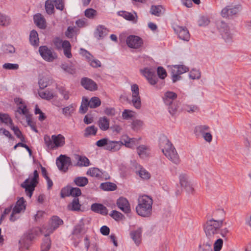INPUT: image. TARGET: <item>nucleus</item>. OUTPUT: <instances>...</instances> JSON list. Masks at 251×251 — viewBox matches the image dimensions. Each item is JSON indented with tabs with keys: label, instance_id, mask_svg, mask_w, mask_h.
Wrapping results in <instances>:
<instances>
[{
	"label": "nucleus",
	"instance_id": "1",
	"mask_svg": "<svg viewBox=\"0 0 251 251\" xmlns=\"http://www.w3.org/2000/svg\"><path fill=\"white\" fill-rule=\"evenodd\" d=\"M223 223V220L212 218L204 224L203 229L205 237L199 245V251H213L212 245Z\"/></svg>",
	"mask_w": 251,
	"mask_h": 251
},
{
	"label": "nucleus",
	"instance_id": "2",
	"mask_svg": "<svg viewBox=\"0 0 251 251\" xmlns=\"http://www.w3.org/2000/svg\"><path fill=\"white\" fill-rule=\"evenodd\" d=\"M159 147L162 152L169 160L176 164L179 163V158L175 148L166 136L160 138Z\"/></svg>",
	"mask_w": 251,
	"mask_h": 251
},
{
	"label": "nucleus",
	"instance_id": "3",
	"mask_svg": "<svg viewBox=\"0 0 251 251\" xmlns=\"http://www.w3.org/2000/svg\"><path fill=\"white\" fill-rule=\"evenodd\" d=\"M152 199L147 195L139 196L138 199V204L136 207L137 213L142 217L150 216L152 212Z\"/></svg>",
	"mask_w": 251,
	"mask_h": 251
},
{
	"label": "nucleus",
	"instance_id": "4",
	"mask_svg": "<svg viewBox=\"0 0 251 251\" xmlns=\"http://www.w3.org/2000/svg\"><path fill=\"white\" fill-rule=\"evenodd\" d=\"M44 140L46 147L49 150H55L65 144V138L61 134L53 135L51 137L48 135H45Z\"/></svg>",
	"mask_w": 251,
	"mask_h": 251
},
{
	"label": "nucleus",
	"instance_id": "5",
	"mask_svg": "<svg viewBox=\"0 0 251 251\" xmlns=\"http://www.w3.org/2000/svg\"><path fill=\"white\" fill-rule=\"evenodd\" d=\"M39 178L38 173L37 170H35L32 175H30L28 178L21 184V186L25 189L26 195L31 198L35 187L38 183V179Z\"/></svg>",
	"mask_w": 251,
	"mask_h": 251
},
{
	"label": "nucleus",
	"instance_id": "6",
	"mask_svg": "<svg viewBox=\"0 0 251 251\" xmlns=\"http://www.w3.org/2000/svg\"><path fill=\"white\" fill-rule=\"evenodd\" d=\"M217 26L224 41L226 43L232 42L233 35L227 25L223 21H220L217 23Z\"/></svg>",
	"mask_w": 251,
	"mask_h": 251
},
{
	"label": "nucleus",
	"instance_id": "7",
	"mask_svg": "<svg viewBox=\"0 0 251 251\" xmlns=\"http://www.w3.org/2000/svg\"><path fill=\"white\" fill-rule=\"evenodd\" d=\"M170 70L173 82H176L179 80L181 78L180 75L189 71L188 68L183 65H176L171 66Z\"/></svg>",
	"mask_w": 251,
	"mask_h": 251
},
{
	"label": "nucleus",
	"instance_id": "8",
	"mask_svg": "<svg viewBox=\"0 0 251 251\" xmlns=\"http://www.w3.org/2000/svg\"><path fill=\"white\" fill-rule=\"evenodd\" d=\"M25 203V201L23 197L21 198L16 202L10 217V220L11 222H14L18 218L16 215L17 214L24 212L25 210L26 207Z\"/></svg>",
	"mask_w": 251,
	"mask_h": 251
},
{
	"label": "nucleus",
	"instance_id": "9",
	"mask_svg": "<svg viewBox=\"0 0 251 251\" xmlns=\"http://www.w3.org/2000/svg\"><path fill=\"white\" fill-rule=\"evenodd\" d=\"M14 101L18 106L17 110L15 113L16 117H18V114H23L26 117L27 124L30 126L32 125L31 121L28 117V110L24 101L22 99L17 98L15 99Z\"/></svg>",
	"mask_w": 251,
	"mask_h": 251
},
{
	"label": "nucleus",
	"instance_id": "10",
	"mask_svg": "<svg viewBox=\"0 0 251 251\" xmlns=\"http://www.w3.org/2000/svg\"><path fill=\"white\" fill-rule=\"evenodd\" d=\"M39 52L42 57L48 62H52L57 58L56 53L46 46L40 47Z\"/></svg>",
	"mask_w": 251,
	"mask_h": 251
},
{
	"label": "nucleus",
	"instance_id": "11",
	"mask_svg": "<svg viewBox=\"0 0 251 251\" xmlns=\"http://www.w3.org/2000/svg\"><path fill=\"white\" fill-rule=\"evenodd\" d=\"M132 95V103L136 109H140L141 107V98L139 95V90L138 85L134 84L131 86Z\"/></svg>",
	"mask_w": 251,
	"mask_h": 251
},
{
	"label": "nucleus",
	"instance_id": "12",
	"mask_svg": "<svg viewBox=\"0 0 251 251\" xmlns=\"http://www.w3.org/2000/svg\"><path fill=\"white\" fill-rule=\"evenodd\" d=\"M140 139V138H130L129 136L124 135L122 136L120 142L121 143V147L124 145L126 148L133 149L139 144Z\"/></svg>",
	"mask_w": 251,
	"mask_h": 251
},
{
	"label": "nucleus",
	"instance_id": "13",
	"mask_svg": "<svg viewBox=\"0 0 251 251\" xmlns=\"http://www.w3.org/2000/svg\"><path fill=\"white\" fill-rule=\"evenodd\" d=\"M70 163V158L64 155H61L56 160V165L58 169L63 172H66L68 169Z\"/></svg>",
	"mask_w": 251,
	"mask_h": 251
},
{
	"label": "nucleus",
	"instance_id": "14",
	"mask_svg": "<svg viewBox=\"0 0 251 251\" xmlns=\"http://www.w3.org/2000/svg\"><path fill=\"white\" fill-rule=\"evenodd\" d=\"M63 224V221L57 216H53L50 223L49 227L47 228L45 236H49L58 227Z\"/></svg>",
	"mask_w": 251,
	"mask_h": 251
},
{
	"label": "nucleus",
	"instance_id": "15",
	"mask_svg": "<svg viewBox=\"0 0 251 251\" xmlns=\"http://www.w3.org/2000/svg\"><path fill=\"white\" fill-rule=\"evenodd\" d=\"M239 11V6H227L221 10V15L223 18H230L237 14Z\"/></svg>",
	"mask_w": 251,
	"mask_h": 251
},
{
	"label": "nucleus",
	"instance_id": "16",
	"mask_svg": "<svg viewBox=\"0 0 251 251\" xmlns=\"http://www.w3.org/2000/svg\"><path fill=\"white\" fill-rule=\"evenodd\" d=\"M126 44L131 48L137 49L143 44L142 40L137 36L130 35L126 39Z\"/></svg>",
	"mask_w": 251,
	"mask_h": 251
},
{
	"label": "nucleus",
	"instance_id": "17",
	"mask_svg": "<svg viewBox=\"0 0 251 251\" xmlns=\"http://www.w3.org/2000/svg\"><path fill=\"white\" fill-rule=\"evenodd\" d=\"M116 204L118 208L126 214L131 211L130 204L128 200L123 197H121L117 200Z\"/></svg>",
	"mask_w": 251,
	"mask_h": 251
},
{
	"label": "nucleus",
	"instance_id": "18",
	"mask_svg": "<svg viewBox=\"0 0 251 251\" xmlns=\"http://www.w3.org/2000/svg\"><path fill=\"white\" fill-rule=\"evenodd\" d=\"M141 72L151 84L154 85L156 83L157 78L154 75L155 71L153 69L146 68L142 70Z\"/></svg>",
	"mask_w": 251,
	"mask_h": 251
},
{
	"label": "nucleus",
	"instance_id": "19",
	"mask_svg": "<svg viewBox=\"0 0 251 251\" xmlns=\"http://www.w3.org/2000/svg\"><path fill=\"white\" fill-rule=\"evenodd\" d=\"M175 30L179 39L186 41L189 40L190 35L186 27L178 26Z\"/></svg>",
	"mask_w": 251,
	"mask_h": 251
},
{
	"label": "nucleus",
	"instance_id": "20",
	"mask_svg": "<svg viewBox=\"0 0 251 251\" xmlns=\"http://www.w3.org/2000/svg\"><path fill=\"white\" fill-rule=\"evenodd\" d=\"M81 84L82 86L87 90L93 91L97 90V85L93 80L87 77L81 79Z\"/></svg>",
	"mask_w": 251,
	"mask_h": 251
},
{
	"label": "nucleus",
	"instance_id": "21",
	"mask_svg": "<svg viewBox=\"0 0 251 251\" xmlns=\"http://www.w3.org/2000/svg\"><path fill=\"white\" fill-rule=\"evenodd\" d=\"M139 156L142 159L148 157L151 154V150L148 146L141 145L139 146L136 149Z\"/></svg>",
	"mask_w": 251,
	"mask_h": 251
},
{
	"label": "nucleus",
	"instance_id": "22",
	"mask_svg": "<svg viewBox=\"0 0 251 251\" xmlns=\"http://www.w3.org/2000/svg\"><path fill=\"white\" fill-rule=\"evenodd\" d=\"M176 98L177 95L176 93L171 91H167L164 94L163 100L166 105H170L174 103V101Z\"/></svg>",
	"mask_w": 251,
	"mask_h": 251
},
{
	"label": "nucleus",
	"instance_id": "23",
	"mask_svg": "<svg viewBox=\"0 0 251 251\" xmlns=\"http://www.w3.org/2000/svg\"><path fill=\"white\" fill-rule=\"evenodd\" d=\"M76 109V105L74 103L70 104L62 108V113L67 117L70 118L72 116Z\"/></svg>",
	"mask_w": 251,
	"mask_h": 251
},
{
	"label": "nucleus",
	"instance_id": "24",
	"mask_svg": "<svg viewBox=\"0 0 251 251\" xmlns=\"http://www.w3.org/2000/svg\"><path fill=\"white\" fill-rule=\"evenodd\" d=\"M91 209L93 211L100 213L102 215L107 214V209L105 206L100 203H94L91 205Z\"/></svg>",
	"mask_w": 251,
	"mask_h": 251
},
{
	"label": "nucleus",
	"instance_id": "25",
	"mask_svg": "<svg viewBox=\"0 0 251 251\" xmlns=\"http://www.w3.org/2000/svg\"><path fill=\"white\" fill-rule=\"evenodd\" d=\"M121 148V143L120 141H111L108 140L106 147L105 149L106 150L116 151L119 150Z\"/></svg>",
	"mask_w": 251,
	"mask_h": 251
},
{
	"label": "nucleus",
	"instance_id": "26",
	"mask_svg": "<svg viewBox=\"0 0 251 251\" xmlns=\"http://www.w3.org/2000/svg\"><path fill=\"white\" fill-rule=\"evenodd\" d=\"M34 21L36 25L41 29L46 27V23L44 18L40 14H37L34 16Z\"/></svg>",
	"mask_w": 251,
	"mask_h": 251
},
{
	"label": "nucleus",
	"instance_id": "27",
	"mask_svg": "<svg viewBox=\"0 0 251 251\" xmlns=\"http://www.w3.org/2000/svg\"><path fill=\"white\" fill-rule=\"evenodd\" d=\"M87 174L92 177H96L98 178H104V173L97 168H89Z\"/></svg>",
	"mask_w": 251,
	"mask_h": 251
},
{
	"label": "nucleus",
	"instance_id": "28",
	"mask_svg": "<svg viewBox=\"0 0 251 251\" xmlns=\"http://www.w3.org/2000/svg\"><path fill=\"white\" fill-rule=\"evenodd\" d=\"M209 130H210V127L209 126L205 125H201L195 127L194 129V132L198 136H203L205 134V132H208Z\"/></svg>",
	"mask_w": 251,
	"mask_h": 251
},
{
	"label": "nucleus",
	"instance_id": "29",
	"mask_svg": "<svg viewBox=\"0 0 251 251\" xmlns=\"http://www.w3.org/2000/svg\"><path fill=\"white\" fill-rule=\"evenodd\" d=\"M150 11L152 15L158 17L164 13L165 9L162 5H152Z\"/></svg>",
	"mask_w": 251,
	"mask_h": 251
},
{
	"label": "nucleus",
	"instance_id": "30",
	"mask_svg": "<svg viewBox=\"0 0 251 251\" xmlns=\"http://www.w3.org/2000/svg\"><path fill=\"white\" fill-rule=\"evenodd\" d=\"M100 128L102 130H106L109 127V120L106 117H100L98 121Z\"/></svg>",
	"mask_w": 251,
	"mask_h": 251
},
{
	"label": "nucleus",
	"instance_id": "31",
	"mask_svg": "<svg viewBox=\"0 0 251 251\" xmlns=\"http://www.w3.org/2000/svg\"><path fill=\"white\" fill-rule=\"evenodd\" d=\"M62 49L63 50L64 54L68 58L72 57L71 53V46L70 42L68 41H64V44L62 45Z\"/></svg>",
	"mask_w": 251,
	"mask_h": 251
},
{
	"label": "nucleus",
	"instance_id": "32",
	"mask_svg": "<svg viewBox=\"0 0 251 251\" xmlns=\"http://www.w3.org/2000/svg\"><path fill=\"white\" fill-rule=\"evenodd\" d=\"M38 94L42 99L46 100H51L55 97V95L52 91H49L48 90L39 91Z\"/></svg>",
	"mask_w": 251,
	"mask_h": 251
},
{
	"label": "nucleus",
	"instance_id": "33",
	"mask_svg": "<svg viewBox=\"0 0 251 251\" xmlns=\"http://www.w3.org/2000/svg\"><path fill=\"white\" fill-rule=\"evenodd\" d=\"M179 183L181 187H184L191 182L190 177L185 173H181L179 175Z\"/></svg>",
	"mask_w": 251,
	"mask_h": 251
},
{
	"label": "nucleus",
	"instance_id": "34",
	"mask_svg": "<svg viewBox=\"0 0 251 251\" xmlns=\"http://www.w3.org/2000/svg\"><path fill=\"white\" fill-rule=\"evenodd\" d=\"M142 229L139 228L136 230L131 232V237L136 244H139L141 241Z\"/></svg>",
	"mask_w": 251,
	"mask_h": 251
},
{
	"label": "nucleus",
	"instance_id": "35",
	"mask_svg": "<svg viewBox=\"0 0 251 251\" xmlns=\"http://www.w3.org/2000/svg\"><path fill=\"white\" fill-rule=\"evenodd\" d=\"M29 41L32 45L38 46L39 42L38 34L35 30H33L31 31L29 36Z\"/></svg>",
	"mask_w": 251,
	"mask_h": 251
},
{
	"label": "nucleus",
	"instance_id": "36",
	"mask_svg": "<svg viewBox=\"0 0 251 251\" xmlns=\"http://www.w3.org/2000/svg\"><path fill=\"white\" fill-rule=\"evenodd\" d=\"M80 204L78 198H75L68 205V209L72 211H78L80 208Z\"/></svg>",
	"mask_w": 251,
	"mask_h": 251
},
{
	"label": "nucleus",
	"instance_id": "37",
	"mask_svg": "<svg viewBox=\"0 0 251 251\" xmlns=\"http://www.w3.org/2000/svg\"><path fill=\"white\" fill-rule=\"evenodd\" d=\"M75 158L77 160V164L79 166L87 167L90 165L89 160L85 156L77 155Z\"/></svg>",
	"mask_w": 251,
	"mask_h": 251
},
{
	"label": "nucleus",
	"instance_id": "38",
	"mask_svg": "<svg viewBox=\"0 0 251 251\" xmlns=\"http://www.w3.org/2000/svg\"><path fill=\"white\" fill-rule=\"evenodd\" d=\"M98 129L95 126H91L87 127L84 130V136L88 137L90 136L95 135Z\"/></svg>",
	"mask_w": 251,
	"mask_h": 251
},
{
	"label": "nucleus",
	"instance_id": "39",
	"mask_svg": "<svg viewBox=\"0 0 251 251\" xmlns=\"http://www.w3.org/2000/svg\"><path fill=\"white\" fill-rule=\"evenodd\" d=\"M11 23L10 18L3 13L0 12V25L2 26H7Z\"/></svg>",
	"mask_w": 251,
	"mask_h": 251
},
{
	"label": "nucleus",
	"instance_id": "40",
	"mask_svg": "<svg viewBox=\"0 0 251 251\" xmlns=\"http://www.w3.org/2000/svg\"><path fill=\"white\" fill-rule=\"evenodd\" d=\"M143 121L138 119L133 120L131 124V128L133 130L136 131H138V130H140L143 127Z\"/></svg>",
	"mask_w": 251,
	"mask_h": 251
},
{
	"label": "nucleus",
	"instance_id": "41",
	"mask_svg": "<svg viewBox=\"0 0 251 251\" xmlns=\"http://www.w3.org/2000/svg\"><path fill=\"white\" fill-rule=\"evenodd\" d=\"M89 107L91 108H96L101 104L100 100L97 97H93L89 100Z\"/></svg>",
	"mask_w": 251,
	"mask_h": 251
},
{
	"label": "nucleus",
	"instance_id": "42",
	"mask_svg": "<svg viewBox=\"0 0 251 251\" xmlns=\"http://www.w3.org/2000/svg\"><path fill=\"white\" fill-rule=\"evenodd\" d=\"M100 188L104 191H113L116 190L117 186L114 183L105 182L100 184Z\"/></svg>",
	"mask_w": 251,
	"mask_h": 251
},
{
	"label": "nucleus",
	"instance_id": "43",
	"mask_svg": "<svg viewBox=\"0 0 251 251\" xmlns=\"http://www.w3.org/2000/svg\"><path fill=\"white\" fill-rule=\"evenodd\" d=\"M125 19L127 20L136 22L137 16L136 13H131L128 12H123L121 15Z\"/></svg>",
	"mask_w": 251,
	"mask_h": 251
},
{
	"label": "nucleus",
	"instance_id": "44",
	"mask_svg": "<svg viewBox=\"0 0 251 251\" xmlns=\"http://www.w3.org/2000/svg\"><path fill=\"white\" fill-rule=\"evenodd\" d=\"M50 83V79L48 76H43L39 80L38 83L41 89H43Z\"/></svg>",
	"mask_w": 251,
	"mask_h": 251
},
{
	"label": "nucleus",
	"instance_id": "45",
	"mask_svg": "<svg viewBox=\"0 0 251 251\" xmlns=\"http://www.w3.org/2000/svg\"><path fill=\"white\" fill-rule=\"evenodd\" d=\"M75 184L80 187H83L88 183V180L86 177H77L74 180Z\"/></svg>",
	"mask_w": 251,
	"mask_h": 251
},
{
	"label": "nucleus",
	"instance_id": "46",
	"mask_svg": "<svg viewBox=\"0 0 251 251\" xmlns=\"http://www.w3.org/2000/svg\"><path fill=\"white\" fill-rule=\"evenodd\" d=\"M97 11L93 8H88L84 11L85 16L90 19H94L97 15Z\"/></svg>",
	"mask_w": 251,
	"mask_h": 251
},
{
	"label": "nucleus",
	"instance_id": "47",
	"mask_svg": "<svg viewBox=\"0 0 251 251\" xmlns=\"http://www.w3.org/2000/svg\"><path fill=\"white\" fill-rule=\"evenodd\" d=\"M79 54L85 58L86 60L89 63L94 57L89 51L87 50L81 48L79 50Z\"/></svg>",
	"mask_w": 251,
	"mask_h": 251
},
{
	"label": "nucleus",
	"instance_id": "48",
	"mask_svg": "<svg viewBox=\"0 0 251 251\" xmlns=\"http://www.w3.org/2000/svg\"><path fill=\"white\" fill-rule=\"evenodd\" d=\"M107 34L106 29L102 25H99L97 27L96 34L100 38L104 37Z\"/></svg>",
	"mask_w": 251,
	"mask_h": 251
},
{
	"label": "nucleus",
	"instance_id": "49",
	"mask_svg": "<svg viewBox=\"0 0 251 251\" xmlns=\"http://www.w3.org/2000/svg\"><path fill=\"white\" fill-rule=\"evenodd\" d=\"M48 236H45L46 238L44 240L43 243L41 245L42 251H48L50 247L51 241Z\"/></svg>",
	"mask_w": 251,
	"mask_h": 251
},
{
	"label": "nucleus",
	"instance_id": "50",
	"mask_svg": "<svg viewBox=\"0 0 251 251\" xmlns=\"http://www.w3.org/2000/svg\"><path fill=\"white\" fill-rule=\"evenodd\" d=\"M88 107H89L88 100L87 98H83L80 107V112L83 114L86 113L88 110Z\"/></svg>",
	"mask_w": 251,
	"mask_h": 251
},
{
	"label": "nucleus",
	"instance_id": "51",
	"mask_svg": "<svg viewBox=\"0 0 251 251\" xmlns=\"http://www.w3.org/2000/svg\"><path fill=\"white\" fill-rule=\"evenodd\" d=\"M45 9L49 14H51L54 11V4L50 0H47L45 3Z\"/></svg>",
	"mask_w": 251,
	"mask_h": 251
},
{
	"label": "nucleus",
	"instance_id": "52",
	"mask_svg": "<svg viewBox=\"0 0 251 251\" xmlns=\"http://www.w3.org/2000/svg\"><path fill=\"white\" fill-rule=\"evenodd\" d=\"M0 120L2 123L12 126V121L7 114L0 113Z\"/></svg>",
	"mask_w": 251,
	"mask_h": 251
},
{
	"label": "nucleus",
	"instance_id": "53",
	"mask_svg": "<svg viewBox=\"0 0 251 251\" xmlns=\"http://www.w3.org/2000/svg\"><path fill=\"white\" fill-rule=\"evenodd\" d=\"M189 77L192 79H198L201 77V73L199 70L193 69L190 72Z\"/></svg>",
	"mask_w": 251,
	"mask_h": 251
},
{
	"label": "nucleus",
	"instance_id": "54",
	"mask_svg": "<svg viewBox=\"0 0 251 251\" xmlns=\"http://www.w3.org/2000/svg\"><path fill=\"white\" fill-rule=\"evenodd\" d=\"M223 241L222 239H218L215 241L214 243H213L214 246V251H220L223 246Z\"/></svg>",
	"mask_w": 251,
	"mask_h": 251
},
{
	"label": "nucleus",
	"instance_id": "55",
	"mask_svg": "<svg viewBox=\"0 0 251 251\" xmlns=\"http://www.w3.org/2000/svg\"><path fill=\"white\" fill-rule=\"evenodd\" d=\"M134 116V112L130 110L125 109L122 113V117L126 120H128Z\"/></svg>",
	"mask_w": 251,
	"mask_h": 251
},
{
	"label": "nucleus",
	"instance_id": "56",
	"mask_svg": "<svg viewBox=\"0 0 251 251\" xmlns=\"http://www.w3.org/2000/svg\"><path fill=\"white\" fill-rule=\"evenodd\" d=\"M53 3L56 8L60 10H63L64 7L63 0H50Z\"/></svg>",
	"mask_w": 251,
	"mask_h": 251
},
{
	"label": "nucleus",
	"instance_id": "57",
	"mask_svg": "<svg viewBox=\"0 0 251 251\" xmlns=\"http://www.w3.org/2000/svg\"><path fill=\"white\" fill-rule=\"evenodd\" d=\"M3 69L6 70H16L19 68V65L17 64H13L7 63L2 65Z\"/></svg>",
	"mask_w": 251,
	"mask_h": 251
},
{
	"label": "nucleus",
	"instance_id": "58",
	"mask_svg": "<svg viewBox=\"0 0 251 251\" xmlns=\"http://www.w3.org/2000/svg\"><path fill=\"white\" fill-rule=\"evenodd\" d=\"M139 176L145 179H149L151 177L150 173L145 169L141 168L138 172Z\"/></svg>",
	"mask_w": 251,
	"mask_h": 251
},
{
	"label": "nucleus",
	"instance_id": "59",
	"mask_svg": "<svg viewBox=\"0 0 251 251\" xmlns=\"http://www.w3.org/2000/svg\"><path fill=\"white\" fill-rule=\"evenodd\" d=\"M76 30L75 27L70 26L65 32V35L69 38H72L75 33Z\"/></svg>",
	"mask_w": 251,
	"mask_h": 251
},
{
	"label": "nucleus",
	"instance_id": "60",
	"mask_svg": "<svg viewBox=\"0 0 251 251\" xmlns=\"http://www.w3.org/2000/svg\"><path fill=\"white\" fill-rule=\"evenodd\" d=\"M184 109L189 113H193L198 111V107L195 105H185Z\"/></svg>",
	"mask_w": 251,
	"mask_h": 251
},
{
	"label": "nucleus",
	"instance_id": "61",
	"mask_svg": "<svg viewBox=\"0 0 251 251\" xmlns=\"http://www.w3.org/2000/svg\"><path fill=\"white\" fill-rule=\"evenodd\" d=\"M210 23L209 19L208 17L202 16L200 18L198 21V24L200 26H206Z\"/></svg>",
	"mask_w": 251,
	"mask_h": 251
},
{
	"label": "nucleus",
	"instance_id": "62",
	"mask_svg": "<svg viewBox=\"0 0 251 251\" xmlns=\"http://www.w3.org/2000/svg\"><path fill=\"white\" fill-rule=\"evenodd\" d=\"M61 68L65 72L70 74H74L75 73V69L67 64H62L61 66Z\"/></svg>",
	"mask_w": 251,
	"mask_h": 251
},
{
	"label": "nucleus",
	"instance_id": "63",
	"mask_svg": "<svg viewBox=\"0 0 251 251\" xmlns=\"http://www.w3.org/2000/svg\"><path fill=\"white\" fill-rule=\"evenodd\" d=\"M59 93L63 97V98L65 100H68L70 97V94L68 91H67L63 87L59 88Z\"/></svg>",
	"mask_w": 251,
	"mask_h": 251
},
{
	"label": "nucleus",
	"instance_id": "64",
	"mask_svg": "<svg viewBox=\"0 0 251 251\" xmlns=\"http://www.w3.org/2000/svg\"><path fill=\"white\" fill-rule=\"evenodd\" d=\"M110 215L117 221L122 219L123 217V215L121 213L116 210H113Z\"/></svg>",
	"mask_w": 251,
	"mask_h": 251
}]
</instances>
